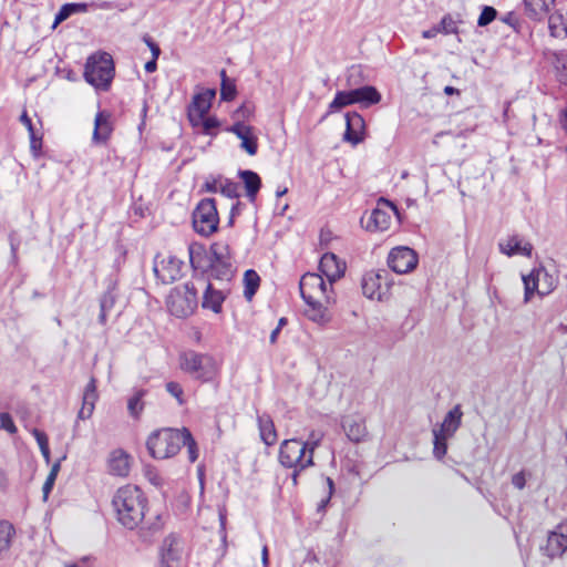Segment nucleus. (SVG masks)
Masks as SVG:
<instances>
[{
	"mask_svg": "<svg viewBox=\"0 0 567 567\" xmlns=\"http://www.w3.org/2000/svg\"><path fill=\"white\" fill-rule=\"evenodd\" d=\"M29 136H30V148L32 151V153L38 156L40 150H41V146H42V141H41V137H38L35 135V132L33 131L32 133H29Z\"/></svg>",
	"mask_w": 567,
	"mask_h": 567,
	"instance_id": "obj_55",
	"label": "nucleus"
},
{
	"mask_svg": "<svg viewBox=\"0 0 567 567\" xmlns=\"http://www.w3.org/2000/svg\"><path fill=\"white\" fill-rule=\"evenodd\" d=\"M166 391L177 400L179 405L184 404V390L179 383L174 381L168 382L166 384Z\"/></svg>",
	"mask_w": 567,
	"mask_h": 567,
	"instance_id": "obj_49",
	"label": "nucleus"
},
{
	"mask_svg": "<svg viewBox=\"0 0 567 567\" xmlns=\"http://www.w3.org/2000/svg\"><path fill=\"white\" fill-rule=\"evenodd\" d=\"M346 126L344 140L354 144L359 143L362 140L360 133L364 126L363 117L357 112L347 113Z\"/></svg>",
	"mask_w": 567,
	"mask_h": 567,
	"instance_id": "obj_25",
	"label": "nucleus"
},
{
	"mask_svg": "<svg viewBox=\"0 0 567 567\" xmlns=\"http://www.w3.org/2000/svg\"><path fill=\"white\" fill-rule=\"evenodd\" d=\"M542 554L549 558L561 557L567 550V520L548 533L546 544L539 546Z\"/></svg>",
	"mask_w": 567,
	"mask_h": 567,
	"instance_id": "obj_12",
	"label": "nucleus"
},
{
	"mask_svg": "<svg viewBox=\"0 0 567 567\" xmlns=\"http://www.w3.org/2000/svg\"><path fill=\"white\" fill-rule=\"evenodd\" d=\"M204 188L209 193H220L228 198H237L239 196V185L227 178L217 177L207 179L204 184Z\"/></svg>",
	"mask_w": 567,
	"mask_h": 567,
	"instance_id": "obj_21",
	"label": "nucleus"
},
{
	"mask_svg": "<svg viewBox=\"0 0 567 567\" xmlns=\"http://www.w3.org/2000/svg\"><path fill=\"white\" fill-rule=\"evenodd\" d=\"M188 430L183 427L177 429H162L153 432L146 442L147 450L154 458L165 460L176 455L185 439H187Z\"/></svg>",
	"mask_w": 567,
	"mask_h": 567,
	"instance_id": "obj_3",
	"label": "nucleus"
},
{
	"mask_svg": "<svg viewBox=\"0 0 567 567\" xmlns=\"http://www.w3.org/2000/svg\"><path fill=\"white\" fill-rule=\"evenodd\" d=\"M532 279V272L528 275H522V280L525 286V301H529L532 296V288L529 286V280Z\"/></svg>",
	"mask_w": 567,
	"mask_h": 567,
	"instance_id": "obj_59",
	"label": "nucleus"
},
{
	"mask_svg": "<svg viewBox=\"0 0 567 567\" xmlns=\"http://www.w3.org/2000/svg\"><path fill=\"white\" fill-rule=\"evenodd\" d=\"M257 424L261 441L267 446L274 445L278 440V435L271 416L266 413L257 415Z\"/></svg>",
	"mask_w": 567,
	"mask_h": 567,
	"instance_id": "obj_26",
	"label": "nucleus"
},
{
	"mask_svg": "<svg viewBox=\"0 0 567 567\" xmlns=\"http://www.w3.org/2000/svg\"><path fill=\"white\" fill-rule=\"evenodd\" d=\"M218 224L219 216L215 199H202L193 212L194 230L202 236L208 237L217 231Z\"/></svg>",
	"mask_w": 567,
	"mask_h": 567,
	"instance_id": "obj_7",
	"label": "nucleus"
},
{
	"mask_svg": "<svg viewBox=\"0 0 567 567\" xmlns=\"http://www.w3.org/2000/svg\"><path fill=\"white\" fill-rule=\"evenodd\" d=\"M326 483H327V486H328V494L324 498H322L320 501V503L318 504V511H323L326 508V506L328 505V503L330 502V498L333 494V491H334V483L332 481V478L330 477H326Z\"/></svg>",
	"mask_w": 567,
	"mask_h": 567,
	"instance_id": "obj_54",
	"label": "nucleus"
},
{
	"mask_svg": "<svg viewBox=\"0 0 567 567\" xmlns=\"http://www.w3.org/2000/svg\"><path fill=\"white\" fill-rule=\"evenodd\" d=\"M417 254L406 246L394 247L388 255V265L396 274L412 271L417 266Z\"/></svg>",
	"mask_w": 567,
	"mask_h": 567,
	"instance_id": "obj_10",
	"label": "nucleus"
},
{
	"mask_svg": "<svg viewBox=\"0 0 567 567\" xmlns=\"http://www.w3.org/2000/svg\"><path fill=\"white\" fill-rule=\"evenodd\" d=\"M183 446L187 447L188 460L194 463L198 458V451L195 440L192 436V433L188 431L187 439H185V443Z\"/></svg>",
	"mask_w": 567,
	"mask_h": 567,
	"instance_id": "obj_50",
	"label": "nucleus"
},
{
	"mask_svg": "<svg viewBox=\"0 0 567 567\" xmlns=\"http://www.w3.org/2000/svg\"><path fill=\"white\" fill-rule=\"evenodd\" d=\"M215 97V91L206 90L202 93L196 94L188 107V120L189 122L202 121V116L207 115L212 101Z\"/></svg>",
	"mask_w": 567,
	"mask_h": 567,
	"instance_id": "obj_18",
	"label": "nucleus"
},
{
	"mask_svg": "<svg viewBox=\"0 0 567 567\" xmlns=\"http://www.w3.org/2000/svg\"><path fill=\"white\" fill-rule=\"evenodd\" d=\"M182 542L178 536L171 534L163 540L161 547V567H179L182 561Z\"/></svg>",
	"mask_w": 567,
	"mask_h": 567,
	"instance_id": "obj_14",
	"label": "nucleus"
},
{
	"mask_svg": "<svg viewBox=\"0 0 567 567\" xmlns=\"http://www.w3.org/2000/svg\"><path fill=\"white\" fill-rule=\"evenodd\" d=\"M557 286V276L554 266L534 268V292L539 296L549 295Z\"/></svg>",
	"mask_w": 567,
	"mask_h": 567,
	"instance_id": "obj_16",
	"label": "nucleus"
},
{
	"mask_svg": "<svg viewBox=\"0 0 567 567\" xmlns=\"http://www.w3.org/2000/svg\"><path fill=\"white\" fill-rule=\"evenodd\" d=\"M361 287L367 298L381 300L388 293L389 282L385 274L370 271L363 276Z\"/></svg>",
	"mask_w": 567,
	"mask_h": 567,
	"instance_id": "obj_13",
	"label": "nucleus"
},
{
	"mask_svg": "<svg viewBox=\"0 0 567 567\" xmlns=\"http://www.w3.org/2000/svg\"><path fill=\"white\" fill-rule=\"evenodd\" d=\"M390 214L386 210L378 207L370 214L365 228L369 231H383L390 227Z\"/></svg>",
	"mask_w": 567,
	"mask_h": 567,
	"instance_id": "obj_29",
	"label": "nucleus"
},
{
	"mask_svg": "<svg viewBox=\"0 0 567 567\" xmlns=\"http://www.w3.org/2000/svg\"><path fill=\"white\" fill-rule=\"evenodd\" d=\"M546 58L555 68L560 81L567 80V52H548L546 53Z\"/></svg>",
	"mask_w": 567,
	"mask_h": 567,
	"instance_id": "obj_35",
	"label": "nucleus"
},
{
	"mask_svg": "<svg viewBox=\"0 0 567 567\" xmlns=\"http://www.w3.org/2000/svg\"><path fill=\"white\" fill-rule=\"evenodd\" d=\"M220 78H221V87H220L221 100H224V101L234 100L236 96V93H237L235 82L226 75L225 70H221Z\"/></svg>",
	"mask_w": 567,
	"mask_h": 567,
	"instance_id": "obj_41",
	"label": "nucleus"
},
{
	"mask_svg": "<svg viewBox=\"0 0 567 567\" xmlns=\"http://www.w3.org/2000/svg\"><path fill=\"white\" fill-rule=\"evenodd\" d=\"M496 16H497V11H496L495 8L489 7V6L483 7L482 12H481V14L478 17V20H477V25L478 27H486V25H488L491 22L494 21Z\"/></svg>",
	"mask_w": 567,
	"mask_h": 567,
	"instance_id": "obj_46",
	"label": "nucleus"
},
{
	"mask_svg": "<svg viewBox=\"0 0 567 567\" xmlns=\"http://www.w3.org/2000/svg\"><path fill=\"white\" fill-rule=\"evenodd\" d=\"M288 321H278V326L271 331L269 340L271 343L277 341L278 334Z\"/></svg>",
	"mask_w": 567,
	"mask_h": 567,
	"instance_id": "obj_60",
	"label": "nucleus"
},
{
	"mask_svg": "<svg viewBox=\"0 0 567 567\" xmlns=\"http://www.w3.org/2000/svg\"><path fill=\"white\" fill-rule=\"evenodd\" d=\"M512 484L518 488V489H522L525 487V484H526V478H525V474L524 472H519V473H516L515 475H513L512 477Z\"/></svg>",
	"mask_w": 567,
	"mask_h": 567,
	"instance_id": "obj_57",
	"label": "nucleus"
},
{
	"mask_svg": "<svg viewBox=\"0 0 567 567\" xmlns=\"http://www.w3.org/2000/svg\"><path fill=\"white\" fill-rule=\"evenodd\" d=\"M227 246L220 244H214L210 247V254L208 257L209 278L219 280H230L233 276L231 264L227 259Z\"/></svg>",
	"mask_w": 567,
	"mask_h": 567,
	"instance_id": "obj_9",
	"label": "nucleus"
},
{
	"mask_svg": "<svg viewBox=\"0 0 567 567\" xmlns=\"http://www.w3.org/2000/svg\"><path fill=\"white\" fill-rule=\"evenodd\" d=\"M0 429L6 430L11 434L17 432V426L14 425L13 420L9 413H0Z\"/></svg>",
	"mask_w": 567,
	"mask_h": 567,
	"instance_id": "obj_52",
	"label": "nucleus"
},
{
	"mask_svg": "<svg viewBox=\"0 0 567 567\" xmlns=\"http://www.w3.org/2000/svg\"><path fill=\"white\" fill-rule=\"evenodd\" d=\"M146 476H147L150 483L153 484L154 486L162 485V477L159 476V474L156 471L148 470L146 472Z\"/></svg>",
	"mask_w": 567,
	"mask_h": 567,
	"instance_id": "obj_58",
	"label": "nucleus"
},
{
	"mask_svg": "<svg viewBox=\"0 0 567 567\" xmlns=\"http://www.w3.org/2000/svg\"><path fill=\"white\" fill-rule=\"evenodd\" d=\"M224 299V293L220 290L215 289L209 282L204 292L202 307L204 309H209L217 315L221 310Z\"/></svg>",
	"mask_w": 567,
	"mask_h": 567,
	"instance_id": "obj_31",
	"label": "nucleus"
},
{
	"mask_svg": "<svg viewBox=\"0 0 567 567\" xmlns=\"http://www.w3.org/2000/svg\"><path fill=\"white\" fill-rule=\"evenodd\" d=\"M320 271L327 277L329 286L340 279L346 271V262L341 261L333 252H326L319 264Z\"/></svg>",
	"mask_w": 567,
	"mask_h": 567,
	"instance_id": "obj_17",
	"label": "nucleus"
},
{
	"mask_svg": "<svg viewBox=\"0 0 567 567\" xmlns=\"http://www.w3.org/2000/svg\"><path fill=\"white\" fill-rule=\"evenodd\" d=\"M112 130L110 115L104 112H99L94 120L93 142L105 143L109 140Z\"/></svg>",
	"mask_w": 567,
	"mask_h": 567,
	"instance_id": "obj_28",
	"label": "nucleus"
},
{
	"mask_svg": "<svg viewBox=\"0 0 567 567\" xmlns=\"http://www.w3.org/2000/svg\"><path fill=\"white\" fill-rule=\"evenodd\" d=\"M515 536H516L517 545H518V547L520 549V554H522V557H523V560H524V565H525V567H528L527 560H528L529 554H528L527 546L524 548L523 540L525 539L528 543L529 534L527 532H523L522 529H519L518 532L515 530Z\"/></svg>",
	"mask_w": 567,
	"mask_h": 567,
	"instance_id": "obj_48",
	"label": "nucleus"
},
{
	"mask_svg": "<svg viewBox=\"0 0 567 567\" xmlns=\"http://www.w3.org/2000/svg\"><path fill=\"white\" fill-rule=\"evenodd\" d=\"M341 424L346 435L352 442H361L368 435L364 420L359 415L344 416Z\"/></svg>",
	"mask_w": 567,
	"mask_h": 567,
	"instance_id": "obj_20",
	"label": "nucleus"
},
{
	"mask_svg": "<svg viewBox=\"0 0 567 567\" xmlns=\"http://www.w3.org/2000/svg\"><path fill=\"white\" fill-rule=\"evenodd\" d=\"M352 93L354 103H360L364 106H370L381 101V94L374 86L371 85H363L357 89H352Z\"/></svg>",
	"mask_w": 567,
	"mask_h": 567,
	"instance_id": "obj_30",
	"label": "nucleus"
},
{
	"mask_svg": "<svg viewBox=\"0 0 567 567\" xmlns=\"http://www.w3.org/2000/svg\"><path fill=\"white\" fill-rule=\"evenodd\" d=\"M97 400V392H96V381L94 378H91L89 383L85 386L84 393H83V403L82 408L79 411L78 417L85 420L89 419L94 410L95 401Z\"/></svg>",
	"mask_w": 567,
	"mask_h": 567,
	"instance_id": "obj_27",
	"label": "nucleus"
},
{
	"mask_svg": "<svg viewBox=\"0 0 567 567\" xmlns=\"http://www.w3.org/2000/svg\"><path fill=\"white\" fill-rule=\"evenodd\" d=\"M440 32H441V28L440 27H434L432 29L423 31L422 32V37L424 39H431V38L436 37Z\"/></svg>",
	"mask_w": 567,
	"mask_h": 567,
	"instance_id": "obj_63",
	"label": "nucleus"
},
{
	"mask_svg": "<svg viewBox=\"0 0 567 567\" xmlns=\"http://www.w3.org/2000/svg\"><path fill=\"white\" fill-rule=\"evenodd\" d=\"M118 523L127 529L136 528L145 517L147 499L134 485L120 487L112 499Z\"/></svg>",
	"mask_w": 567,
	"mask_h": 567,
	"instance_id": "obj_1",
	"label": "nucleus"
},
{
	"mask_svg": "<svg viewBox=\"0 0 567 567\" xmlns=\"http://www.w3.org/2000/svg\"><path fill=\"white\" fill-rule=\"evenodd\" d=\"M462 416L463 411L461 409V405L457 404L446 413L440 427H434L433 431L443 434L447 437H451L461 426Z\"/></svg>",
	"mask_w": 567,
	"mask_h": 567,
	"instance_id": "obj_23",
	"label": "nucleus"
},
{
	"mask_svg": "<svg viewBox=\"0 0 567 567\" xmlns=\"http://www.w3.org/2000/svg\"><path fill=\"white\" fill-rule=\"evenodd\" d=\"M14 535V526L8 520H0V560L8 556Z\"/></svg>",
	"mask_w": 567,
	"mask_h": 567,
	"instance_id": "obj_32",
	"label": "nucleus"
},
{
	"mask_svg": "<svg viewBox=\"0 0 567 567\" xmlns=\"http://www.w3.org/2000/svg\"><path fill=\"white\" fill-rule=\"evenodd\" d=\"M227 132L235 134L240 141V147L250 156L257 154L258 138L255 134V128L246 125L243 122H236L234 125L226 128Z\"/></svg>",
	"mask_w": 567,
	"mask_h": 567,
	"instance_id": "obj_15",
	"label": "nucleus"
},
{
	"mask_svg": "<svg viewBox=\"0 0 567 567\" xmlns=\"http://www.w3.org/2000/svg\"><path fill=\"white\" fill-rule=\"evenodd\" d=\"M361 83V70L359 66H351L347 75V85L355 86Z\"/></svg>",
	"mask_w": 567,
	"mask_h": 567,
	"instance_id": "obj_53",
	"label": "nucleus"
},
{
	"mask_svg": "<svg viewBox=\"0 0 567 567\" xmlns=\"http://www.w3.org/2000/svg\"><path fill=\"white\" fill-rule=\"evenodd\" d=\"M86 11V4L85 3H66L62 6L60 11L55 16L54 24H59L62 21L66 20L69 17H71L74 13L84 12Z\"/></svg>",
	"mask_w": 567,
	"mask_h": 567,
	"instance_id": "obj_39",
	"label": "nucleus"
},
{
	"mask_svg": "<svg viewBox=\"0 0 567 567\" xmlns=\"http://www.w3.org/2000/svg\"><path fill=\"white\" fill-rule=\"evenodd\" d=\"M352 94H353L352 90H349V91H338L336 96H334V99L329 104L328 112L326 113L323 118H326L331 113L340 111L341 109H343L346 106L355 104Z\"/></svg>",
	"mask_w": 567,
	"mask_h": 567,
	"instance_id": "obj_34",
	"label": "nucleus"
},
{
	"mask_svg": "<svg viewBox=\"0 0 567 567\" xmlns=\"http://www.w3.org/2000/svg\"><path fill=\"white\" fill-rule=\"evenodd\" d=\"M100 319L117 318L122 313L123 302L117 300V293L114 287L110 288L101 298Z\"/></svg>",
	"mask_w": 567,
	"mask_h": 567,
	"instance_id": "obj_19",
	"label": "nucleus"
},
{
	"mask_svg": "<svg viewBox=\"0 0 567 567\" xmlns=\"http://www.w3.org/2000/svg\"><path fill=\"white\" fill-rule=\"evenodd\" d=\"M32 435L34 436V439L40 447L42 456L44 457L47 463H49L50 462V449H49V441H48L47 434L43 431L33 429Z\"/></svg>",
	"mask_w": 567,
	"mask_h": 567,
	"instance_id": "obj_44",
	"label": "nucleus"
},
{
	"mask_svg": "<svg viewBox=\"0 0 567 567\" xmlns=\"http://www.w3.org/2000/svg\"><path fill=\"white\" fill-rule=\"evenodd\" d=\"M278 461L284 467L293 470L291 480L295 485L298 483L299 474L315 464L311 453H308L303 442L298 439L281 442Z\"/></svg>",
	"mask_w": 567,
	"mask_h": 567,
	"instance_id": "obj_5",
	"label": "nucleus"
},
{
	"mask_svg": "<svg viewBox=\"0 0 567 567\" xmlns=\"http://www.w3.org/2000/svg\"><path fill=\"white\" fill-rule=\"evenodd\" d=\"M189 261L194 269H204L205 266L202 265V258L204 256V251L202 247L189 246L188 247Z\"/></svg>",
	"mask_w": 567,
	"mask_h": 567,
	"instance_id": "obj_47",
	"label": "nucleus"
},
{
	"mask_svg": "<svg viewBox=\"0 0 567 567\" xmlns=\"http://www.w3.org/2000/svg\"><path fill=\"white\" fill-rule=\"evenodd\" d=\"M441 28V32L450 34L457 32L456 22L452 19L451 16H444L441 20V23L437 25Z\"/></svg>",
	"mask_w": 567,
	"mask_h": 567,
	"instance_id": "obj_51",
	"label": "nucleus"
},
{
	"mask_svg": "<svg viewBox=\"0 0 567 567\" xmlns=\"http://www.w3.org/2000/svg\"><path fill=\"white\" fill-rule=\"evenodd\" d=\"M259 275L252 269L246 270L244 275V296L246 297L247 300H250L254 297V295L259 288Z\"/></svg>",
	"mask_w": 567,
	"mask_h": 567,
	"instance_id": "obj_38",
	"label": "nucleus"
},
{
	"mask_svg": "<svg viewBox=\"0 0 567 567\" xmlns=\"http://www.w3.org/2000/svg\"><path fill=\"white\" fill-rule=\"evenodd\" d=\"M433 444H434V447H433V454L434 456L437 458V460H441L445 454H446V451H447V445H446V441L450 439L443 434H440L435 431H433Z\"/></svg>",
	"mask_w": 567,
	"mask_h": 567,
	"instance_id": "obj_43",
	"label": "nucleus"
},
{
	"mask_svg": "<svg viewBox=\"0 0 567 567\" xmlns=\"http://www.w3.org/2000/svg\"><path fill=\"white\" fill-rule=\"evenodd\" d=\"M498 247L503 254L509 257L514 255L529 257L532 255V245L528 241H525L518 235H513L506 240L501 241Z\"/></svg>",
	"mask_w": 567,
	"mask_h": 567,
	"instance_id": "obj_22",
	"label": "nucleus"
},
{
	"mask_svg": "<svg viewBox=\"0 0 567 567\" xmlns=\"http://www.w3.org/2000/svg\"><path fill=\"white\" fill-rule=\"evenodd\" d=\"M184 262L175 256L167 255L154 261V272L156 277L165 285L173 284L183 275Z\"/></svg>",
	"mask_w": 567,
	"mask_h": 567,
	"instance_id": "obj_11",
	"label": "nucleus"
},
{
	"mask_svg": "<svg viewBox=\"0 0 567 567\" xmlns=\"http://www.w3.org/2000/svg\"><path fill=\"white\" fill-rule=\"evenodd\" d=\"M20 122L28 128L29 133L34 131L31 118L28 116L27 112H23L20 116Z\"/></svg>",
	"mask_w": 567,
	"mask_h": 567,
	"instance_id": "obj_61",
	"label": "nucleus"
},
{
	"mask_svg": "<svg viewBox=\"0 0 567 567\" xmlns=\"http://www.w3.org/2000/svg\"><path fill=\"white\" fill-rule=\"evenodd\" d=\"M113 60L109 53L93 54L87 59L84 78L95 87L106 89L113 79Z\"/></svg>",
	"mask_w": 567,
	"mask_h": 567,
	"instance_id": "obj_6",
	"label": "nucleus"
},
{
	"mask_svg": "<svg viewBox=\"0 0 567 567\" xmlns=\"http://www.w3.org/2000/svg\"><path fill=\"white\" fill-rule=\"evenodd\" d=\"M130 461H131V457L125 451H123L121 449L113 451L110 454L109 462H107L109 472L115 476H121V477L127 476L130 468H131Z\"/></svg>",
	"mask_w": 567,
	"mask_h": 567,
	"instance_id": "obj_24",
	"label": "nucleus"
},
{
	"mask_svg": "<svg viewBox=\"0 0 567 567\" xmlns=\"http://www.w3.org/2000/svg\"><path fill=\"white\" fill-rule=\"evenodd\" d=\"M55 477H53V474H49L43 486H42V493H43V499L47 501L48 497H49V494L51 493L53 486H54V483H55Z\"/></svg>",
	"mask_w": 567,
	"mask_h": 567,
	"instance_id": "obj_56",
	"label": "nucleus"
},
{
	"mask_svg": "<svg viewBox=\"0 0 567 567\" xmlns=\"http://www.w3.org/2000/svg\"><path fill=\"white\" fill-rule=\"evenodd\" d=\"M239 176L245 184L247 196L250 200H254L261 186L260 177L252 171H241Z\"/></svg>",
	"mask_w": 567,
	"mask_h": 567,
	"instance_id": "obj_33",
	"label": "nucleus"
},
{
	"mask_svg": "<svg viewBox=\"0 0 567 567\" xmlns=\"http://www.w3.org/2000/svg\"><path fill=\"white\" fill-rule=\"evenodd\" d=\"M145 42H146V44L148 45V48L151 49V51H152L153 59H158L159 53H161V49H159V47H158L156 43H154V42H153L151 39H148V38H147V39H145Z\"/></svg>",
	"mask_w": 567,
	"mask_h": 567,
	"instance_id": "obj_62",
	"label": "nucleus"
},
{
	"mask_svg": "<svg viewBox=\"0 0 567 567\" xmlns=\"http://www.w3.org/2000/svg\"><path fill=\"white\" fill-rule=\"evenodd\" d=\"M197 306V293L193 286L186 284L183 290H173L167 298V308L176 319H186Z\"/></svg>",
	"mask_w": 567,
	"mask_h": 567,
	"instance_id": "obj_8",
	"label": "nucleus"
},
{
	"mask_svg": "<svg viewBox=\"0 0 567 567\" xmlns=\"http://www.w3.org/2000/svg\"><path fill=\"white\" fill-rule=\"evenodd\" d=\"M322 439V432L312 430L309 433L307 441L303 442V445L306 446L308 453H311V455L313 456L315 450L320 445Z\"/></svg>",
	"mask_w": 567,
	"mask_h": 567,
	"instance_id": "obj_45",
	"label": "nucleus"
},
{
	"mask_svg": "<svg viewBox=\"0 0 567 567\" xmlns=\"http://www.w3.org/2000/svg\"><path fill=\"white\" fill-rule=\"evenodd\" d=\"M559 122L561 127L567 132V110H561L559 114Z\"/></svg>",
	"mask_w": 567,
	"mask_h": 567,
	"instance_id": "obj_64",
	"label": "nucleus"
},
{
	"mask_svg": "<svg viewBox=\"0 0 567 567\" xmlns=\"http://www.w3.org/2000/svg\"><path fill=\"white\" fill-rule=\"evenodd\" d=\"M192 126L197 128L200 127L202 132L206 135H215V130L219 126V122L214 116H202V121L190 122Z\"/></svg>",
	"mask_w": 567,
	"mask_h": 567,
	"instance_id": "obj_42",
	"label": "nucleus"
},
{
	"mask_svg": "<svg viewBox=\"0 0 567 567\" xmlns=\"http://www.w3.org/2000/svg\"><path fill=\"white\" fill-rule=\"evenodd\" d=\"M178 363L182 371L202 382L214 381L219 371L218 363L213 355L194 350L182 351Z\"/></svg>",
	"mask_w": 567,
	"mask_h": 567,
	"instance_id": "obj_4",
	"label": "nucleus"
},
{
	"mask_svg": "<svg viewBox=\"0 0 567 567\" xmlns=\"http://www.w3.org/2000/svg\"><path fill=\"white\" fill-rule=\"evenodd\" d=\"M300 293L308 306L323 318L331 316L330 307L334 302L332 287L327 285L321 275L305 274L299 284Z\"/></svg>",
	"mask_w": 567,
	"mask_h": 567,
	"instance_id": "obj_2",
	"label": "nucleus"
},
{
	"mask_svg": "<svg viewBox=\"0 0 567 567\" xmlns=\"http://www.w3.org/2000/svg\"><path fill=\"white\" fill-rule=\"evenodd\" d=\"M162 528V517L159 515H156L153 522L146 520L144 525L140 528V538L145 543L151 542L153 536L157 534Z\"/></svg>",
	"mask_w": 567,
	"mask_h": 567,
	"instance_id": "obj_37",
	"label": "nucleus"
},
{
	"mask_svg": "<svg viewBox=\"0 0 567 567\" xmlns=\"http://www.w3.org/2000/svg\"><path fill=\"white\" fill-rule=\"evenodd\" d=\"M147 391L144 389L135 390L133 395L127 401V411L130 415L134 419H138L141 413L144 410L143 398L146 395Z\"/></svg>",
	"mask_w": 567,
	"mask_h": 567,
	"instance_id": "obj_36",
	"label": "nucleus"
},
{
	"mask_svg": "<svg viewBox=\"0 0 567 567\" xmlns=\"http://www.w3.org/2000/svg\"><path fill=\"white\" fill-rule=\"evenodd\" d=\"M555 0H534V20H542L553 14Z\"/></svg>",
	"mask_w": 567,
	"mask_h": 567,
	"instance_id": "obj_40",
	"label": "nucleus"
}]
</instances>
